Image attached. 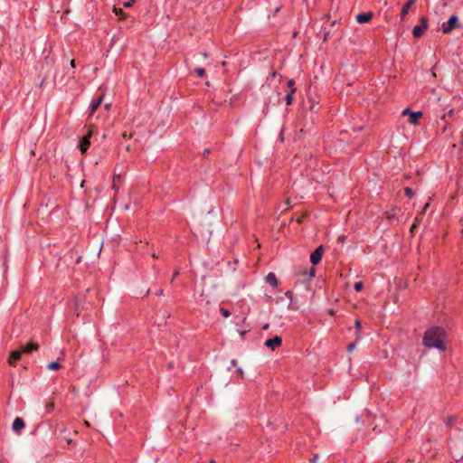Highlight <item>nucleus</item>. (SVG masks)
<instances>
[{
    "label": "nucleus",
    "mask_w": 463,
    "mask_h": 463,
    "mask_svg": "<svg viewBox=\"0 0 463 463\" xmlns=\"http://www.w3.org/2000/svg\"><path fill=\"white\" fill-rule=\"evenodd\" d=\"M446 333L440 327H432L426 331L423 337V344L427 347H436L444 351L446 349L444 345Z\"/></svg>",
    "instance_id": "nucleus-1"
},
{
    "label": "nucleus",
    "mask_w": 463,
    "mask_h": 463,
    "mask_svg": "<svg viewBox=\"0 0 463 463\" xmlns=\"http://www.w3.org/2000/svg\"><path fill=\"white\" fill-rule=\"evenodd\" d=\"M458 28H461L458 17L457 15H452L449 18L447 23L442 24V33L447 34L449 33L452 30Z\"/></svg>",
    "instance_id": "nucleus-2"
},
{
    "label": "nucleus",
    "mask_w": 463,
    "mask_h": 463,
    "mask_svg": "<svg viewBox=\"0 0 463 463\" xmlns=\"http://www.w3.org/2000/svg\"><path fill=\"white\" fill-rule=\"evenodd\" d=\"M428 28V18L422 16L420 18V25H415L412 29V35L414 38H420L423 35L424 32Z\"/></svg>",
    "instance_id": "nucleus-3"
},
{
    "label": "nucleus",
    "mask_w": 463,
    "mask_h": 463,
    "mask_svg": "<svg viewBox=\"0 0 463 463\" xmlns=\"http://www.w3.org/2000/svg\"><path fill=\"white\" fill-rule=\"evenodd\" d=\"M403 116L408 115L410 117L409 122L412 125H417L419 119L422 117L421 111H411L409 108L402 110Z\"/></svg>",
    "instance_id": "nucleus-4"
},
{
    "label": "nucleus",
    "mask_w": 463,
    "mask_h": 463,
    "mask_svg": "<svg viewBox=\"0 0 463 463\" xmlns=\"http://www.w3.org/2000/svg\"><path fill=\"white\" fill-rule=\"evenodd\" d=\"M90 137H91V133L89 132L87 135L83 136L80 140V143H79V149L80 150L81 153H85L90 146Z\"/></svg>",
    "instance_id": "nucleus-5"
},
{
    "label": "nucleus",
    "mask_w": 463,
    "mask_h": 463,
    "mask_svg": "<svg viewBox=\"0 0 463 463\" xmlns=\"http://www.w3.org/2000/svg\"><path fill=\"white\" fill-rule=\"evenodd\" d=\"M324 252L323 246H319L310 256V261L313 265H317L320 262Z\"/></svg>",
    "instance_id": "nucleus-6"
},
{
    "label": "nucleus",
    "mask_w": 463,
    "mask_h": 463,
    "mask_svg": "<svg viewBox=\"0 0 463 463\" xmlns=\"http://www.w3.org/2000/svg\"><path fill=\"white\" fill-rule=\"evenodd\" d=\"M281 344H282V338L279 336H275L273 338L268 339L264 343L265 346H267L268 348H270L271 350H275Z\"/></svg>",
    "instance_id": "nucleus-7"
},
{
    "label": "nucleus",
    "mask_w": 463,
    "mask_h": 463,
    "mask_svg": "<svg viewBox=\"0 0 463 463\" xmlns=\"http://www.w3.org/2000/svg\"><path fill=\"white\" fill-rule=\"evenodd\" d=\"M372 18H373V13L372 12L360 13V14H358L356 15V21L359 24L368 23L369 21H371Z\"/></svg>",
    "instance_id": "nucleus-8"
},
{
    "label": "nucleus",
    "mask_w": 463,
    "mask_h": 463,
    "mask_svg": "<svg viewBox=\"0 0 463 463\" xmlns=\"http://www.w3.org/2000/svg\"><path fill=\"white\" fill-rule=\"evenodd\" d=\"M23 352L22 351H13L11 352L9 358H8V364L10 365H14L16 361H18L22 356Z\"/></svg>",
    "instance_id": "nucleus-9"
},
{
    "label": "nucleus",
    "mask_w": 463,
    "mask_h": 463,
    "mask_svg": "<svg viewBox=\"0 0 463 463\" xmlns=\"http://www.w3.org/2000/svg\"><path fill=\"white\" fill-rule=\"evenodd\" d=\"M102 99H103V95H101L97 99L92 100V102L90 105V116L93 115L96 112V110L99 109V107L101 104Z\"/></svg>",
    "instance_id": "nucleus-10"
},
{
    "label": "nucleus",
    "mask_w": 463,
    "mask_h": 463,
    "mask_svg": "<svg viewBox=\"0 0 463 463\" xmlns=\"http://www.w3.org/2000/svg\"><path fill=\"white\" fill-rule=\"evenodd\" d=\"M24 428V421L22 418L16 417L13 422L12 429L14 431L18 432Z\"/></svg>",
    "instance_id": "nucleus-11"
},
{
    "label": "nucleus",
    "mask_w": 463,
    "mask_h": 463,
    "mask_svg": "<svg viewBox=\"0 0 463 463\" xmlns=\"http://www.w3.org/2000/svg\"><path fill=\"white\" fill-rule=\"evenodd\" d=\"M39 349V345L37 343H29L27 345L23 346L21 351L25 354H30L33 351H37Z\"/></svg>",
    "instance_id": "nucleus-12"
},
{
    "label": "nucleus",
    "mask_w": 463,
    "mask_h": 463,
    "mask_svg": "<svg viewBox=\"0 0 463 463\" xmlns=\"http://www.w3.org/2000/svg\"><path fill=\"white\" fill-rule=\"evenodd\" d=\"M414 4L411 1V0H408L402 7V12H401V20H404V18L406 17V15L408 14L409 13V10L411 9V7Z\"/></svg>",
    "instance_id": "nucleus-13"
},
{
    "label": "nucleus",
    "mask_w": 463,
    "mask_h": 463,
    "mask_svg": "<svg viewBox=\"0 0 463 463\" xmlns=\"http://www.w3.org/2000/svg\"><path fill=\"white\" fill-rule=\"evenodd\" d=\"M266 281L271 285L276 286L277 285V278L274 273L270 272L266 277Z\"/></svg>",
    "instance_id": "nucleus-14"
},
{
    "label": "nucleus",
    "mask_w": 463,
    "mask_h": 463,
    "mask_svg": "<svg viewBox=\"0 0 463 463\" xmlns=\"http://www.w3.org/2000/svg\"><path fill=\"white\" fill-rule=\"evenodd\" d=\"M458 113V111L455 109H450L448 113H445L441 118L440 119L443 120V121H446V118L447 117H454L456 114ZM447 126V122H445V127Z\"/></svg>",
    "instance_id": "nucleus-15"
},
{
    "label": "nucleus",
    "mask_w": 463,
    "mask_h": 463,
    "mask_svg": "<svg viewBox=\"0 0 463 463\" xmlns=\"http://www.w3.org/2000/svg\"><path fill=\"white\" fill-rule=\"evenodd\" d=\"M47 367L49 370L56 371L61 368V364L58 361H55V362L50 363Z\"/></svg>",
    "instance_id": "nucleus-16"
},
{
    "label": "nucleus",
    "mask_w": 463,
    "mask_h": 463,
    "mask_svg": "<svg viewBox=\"0 0 463 463\" xmlns=\"http://www.w3.org/2000/svg\"><path fill=\"white\" fill-rule=\"evenodd\" d=\"M114 12H115L116 15H118L119 17L120 20L126 19L127 16L121 8L114 7Z\"/></svg>",
    "instance_id": "nucleus-17"
},
{
    "label": "nucleus",
    "mask_w": 463,
    "mask_h": 463,
    "mask_svg": "<svg viewBox=\"0 0 463 463\" xmlns=\"http://www.w3.org/2000/svg\"><path fill=\"white\" fill-rule=\"evenodd\" d=\"M194 72L200 78H203L206 74L205 70L203 68H199V67L194 69Z\"/></svg>",
    "instance_id": "nucleus-18"
},
{
    "label": "nucleus",
    "mask_w": 463,
    "mask_h": 463,
    "mask_svg": "<svg viewBox=\"0 0 463 463\" xmlns=\"http://www.w3.org/2000/svg\"><path fill=\"white\" fill-rule=\"evenodd\" d=\"M354 325H355V327L357 328V331H356L355 335H356V337L359 338V336H360L359 329L361 327V321L356 319L355 322H354Z\"/></svg>",
    "instance_id": "nucleus-19"
},
{
    "label": "nucleus",
    "mask_w": 463,
    "mask_h": 463,
    "mask_svg": "<svg viewBox=\"0 0 463 463\" xmlns=\"http://www.w3.org/2000/svg\"><path fill=\"white\" fill-rule=\"evenodd\" d=\"M54 408V403L52 402H50L46 404V411L49 413L51 412Z\"/></svg>",
    "instance_id": "nucleus-20"
},
{
    "label": "nucleus",
    "mask_w": 463,
    "mask_h": 463,
    "mask_svg": "<svg viewBox=\"0 0 463 463\" xmlns=\"http://www.w3.org/2000/svg\"><path fill=\"white\" fill-rule=\"evenodd\" d=\"M135 2H136L135 0H128L123 4V6L126 8H129V7L133 6Z\"/></svg>",
    "instance_id": "nucleus-21"
},
{
    "label": "nucleus",
    "mask_w": 463,
    "mask_h": 463,
    "mask_svg": "<svg viewBox=\"0 0 463 463\" xmlns=\"http://www.w3.org/2000/svg\"><path fill=\"white\" fill-rule=\"evenodd\" d=\"M404 192H405V194H406L407 196H409V197H412V196H413V191H412V189H411V188H410V187H406V188L404 189Z\"/></svg>",
    "instance_id": "nucleus-22"
},
{
    "label": "nucleus",
    "mask_w": 463,
    "mask_h": 463,
    "mask_svg": "<svg viewBox=\"0 0 463 463\" xmlns=\"http://www.w3.org/2000/svg\"><path fill=\"white\" fill-rule=\"evenodd\" d=\"M284 134H285V128H283L280 132H279V141L281 143H283L285 141V137H284Z\"/></svg>",
    "instance_id": "nucleus-23"
},
{
    "label": "nucleus",
    "mask_w": 463,
    "mask_h": 463,
    "mask_svg": "<svg viewBox=\"0 0 463 463\" xmlns=\"http://www.w3.org/2000/svg\"><path fill=\"white\" fill-rule=\"evenodd\" d=\"M362 288H363V283L362 282H356L354 284V289L356 291H360V290H362Z\"/></svg>",
    "instance_id": "nucleus-24"
},
{
    "label": "nucleus",
    "mask_w": 463,
    "mask_h": 463,
    "mask_svg": "<svg viewBox=\"0 0 463 463\" xmlns=\"http://www.w3.org/2000/svg\"><path fill=\"white\" fill-rule=\"evenodd\" d=\"M315 272H316V269H315L314 268H311V269H310V271H309V273H308V275H307V278H308V279L313 278V277L315 276ZM304 275H305V276H307V274H306V273H304Z\"/></svg>",
    "instance_id": "nucleus-25"
},
{
    "label": "nucleus",
    "mask_w": 463,
    "mask_h": 463,
    "mask_svg": "<svg viewBox=\"0 0 463 463\" xmlns=\"http://www.w3.org/2000/svg\"><path fill=\"white\" fill-rule=\"evenodd\" d=\"M221 312H222V316L224 317H230V312L228 310H226L224 308H221Z\"/></svg>",
    "instance_id": "nucleus-26"
},
{
    "label": "nucleus",
    "mask_w": 463,
    "mask_h": 463,
    "mask_svg": "<svg viewBox=\"0 0 463 463\" xmlns=\"http://www.w3.org/2000/svg\"><path fill=\"white\" fill-rule=\"evenodd\" d=\"M284 99L286 101V104L287 105H289V100H290V98H289V90L287 91L285 97H284Z\"/></svg>",
    "instance_id": "nucleus-27"
},
{
    "label": "nucleus",
    "mask_w": 463,
    "mask_h": 463,
    "mask_svg": "<svg viewBox=\"0 0 463 463\" xmlns=\"http://www.w3.org/2000/svg\"><path fill=\"white\" fill-rule=\"evenodd\" d=\"M355 348V343H351L348 346H347V351L348 352H353Z\"/></svg>",
    "instance_id": "nucleus-28"
},
{
    "label": "nucleus",
    "mask_w": 463,
    "mask_h": 463,
    "mask_svg": "<svg viewBox=\"0 0 463 463\" xmlns=\"http://www.w3.org/2000/svg\"><path fill=\"white\" fill-rule=\"evenodd\" d=\"M430 207V203H426L425 205L423 206L421 212H420V214H424L425 212L427 211V209Z\"/></svg>",
    "instance_id": "nucleus-29"
},
{
    "label": "nucleus",
    "mask_w": 463,
    "mask_h": 463,
    "mask_svg": "<svg viewBox=\"0 0 463 463\" xmlns=\"http://www.w3.org/2000/svg\"><path fill=\"white\" fill-rule=\"evenodd\" d=\"M122 137H123L124 139L131 138V137H132V134H129V135H128L127 132H123V133H122Z\"/></svg>",
    "instance_id": "nucleus-30"
},
{
    "label": "nucleus",
    "mask_w": 463,
    "mask_h": 463,
    "mask_svg": "<svg viewBox=\"0 0 463 463\" xmlns=\"http://www.w3.org/2000/svg\"><path fill=\"white\" fill-rule=\"evenodd\" d=\"M211 153V150L209 148H205L203 153V156L206 157Z\"/></svg>",
    "instance_id": "nucleus-31"
},
{
    "label": "nucleus",
    "mask_w": 463,
    "mask_h": 463,
    "mask_svg": "<svg viewBox=\"0 0 463 463\" xmlns=\"http://www.w3.org/2000/svg\"><path fill=\"white\" fill-rule=\"evenodd\" d=\"M119 177H120V175H114V178H113V186H115V185H116V182H117V180H118V179H119Z\"/></svg>",
    "instance_id": "nucleus-32"
},
{
    "label": "nucleus",
    "mask_w": 463,
    "mask_h": 463,
    "mask_svg": "<svg viewBox=\"0 0 463 463\" xmlns=\"http://www.w3.org/2000/svg\"><path fill=\"white\" fill-rule=\"evenodd\" d=\"M179 275V270L176 269L174 274H173V278H172V281L175 279V277H177Z\"/></svg>",
    "instance_id": "nucleus-33"
},
{
    "label": "nucleus",
    "mask_w": 463,
    "mask_h": 463,
    "mask_svg": "<svg viewBox=\"0 0 463 463\" xmlns=\"http://www.w3.org/2000/svg\"><path fill=\"white\" fill-rule=\"evenodd\" d=\"M70 64H71V68H75L76 67L75 60H73V59L71 60Z\"/></svg>",
    "instance_id": "nucleus-34"
},
{
    "label": "nucleus",
    "mask_w": 463,
    "mask_h": 463,
    "mask_svg": "<svg viewBox=\"0 0 463 463\" xmlns=\"http://www.w3.org/2000/svg\"><path fill=\"white\" fill-rule=\"evenodd\" d=\"M453 420H454V419H453V418L449 419V420L446 421L447 425H451V424H452V422H453Z\"/></svg>",
    "instance_id": "nucleus-35"
},
{
    "label": "nucleus",
    "mask_w": 463,
    "mask_h": 463,
    "mask_svg": "<svg viewBox=\"0 0 463 463\" xmlns=\"http://www.w3.org/2000/svg\"><path fill=\"white\" fill-rule=\"evenodd\" d=\"M417 227V224L416 223H413L411 227V232H413L414 229H416Z\"/></svg>",
    "instance_id": "nucleus-36"
},
{
    "label": "nucleus",
    "mask_w": 463,
    "mask_h": 463,
    "mask_svg": "<svg viewBox=\"0 0 463 463\" xmlns=\"http://www.w3.org/2000/svg\"><path fill=\"white\" fill-rule=\"evenodd\" d=\"M124 148L126 151L129 152L130 151V146L129 145H126L124 146Z\"/></svg>",
    "instance_id": "nucleus-37"
},
{
    "label": "nucleus",
    "mask_w": 463,
    "mask_h": 463,
    "mask_svg": "<svg viewBox=\"0 0 463 463\" xmlns=\"http://www.w3.org/2000/svg\"><path fill=\"white\" fill-rule=\"evenodd\" d=\"M291 95L295 92V89L293 88V80H291V90H290Z\"/></svg>",
    "instance_id": "nucleus-38"
},
{
    "label": "nucleus",
    "mask_w": 463,
    "mask_h": 463,
    "mask_svg": "<svg viewBox=\"0 0 463 463\" xmlns=\"http://www.w3.org/2000/svg\"><path fill=\"white\" fill-rule=\"evenodd\" d=\"M156 294L157 296H162L163 295V289H159Z\"/></svg>",
    "instance_id": "nucleus-39"
},
{
    "label": "nucleus",
    "mask_w": 463,
    "mask_h": 463,
    "mask_svg": "<svg viewBox=\"0 0 463 463\" xmlns=\"http://www.w3.org/2000/svg\"><path fill=\"white\" fill-rule=\"evenodd\" d=\"M317 459V456H315L312 459H311V463H316Z\"/></svg>",
    "instance_id": "nucleus-40"
},
{
    "label": "nucleus",
    "mask_w": 463,
    "mask_h": 463,
    "mask_svg": "<svg viewBox=\"0 0 463 463\" xmlns=\"http://www.w3.org/2000/svg\"><path fill=\"white\" fill-rule=\"evenodd\" d=\"M290 303H291V308H293V304H294V301H293V298L291 297V300H290Z\"/></svg>",
    "instance_id": "nucleus-41"
},
{
    "label": "nucleus",
    "mask_w": 463,
    "mask_h": 463,
    "mask_svg": "<svg viewBox=\"0 0 463 463\" xmlns=\"http://www.w3.org/2000/svg\"><path fill=\"white\" fill-rule=\"evenodd\" d=\"M84 183H85L84 181H81V182H80V188H82V187L84 186Z\"/></svg>",
    "instance_id": "nucleus-42"
},
{
    "label": "nucleus",
    "mask_w": 463,
    "mask_h": 463,
    "mask_svg": "<svg viewBox=\"0 0 463 463\" xmlns=\"http://www.w3.org/2000/svg\"><path fill=\"white\" fill-rule=\"evenodd\" d=\"M297 222L300 223V222H302L301 217H298V218L297 219Z\"/></svg>",
    "instance_id": "nucleus-43"
},
{
    "label": "nucleus",
    "mask_w": 463,
    "mask_h": 463,
    "mask_svg": "<svg viewBox=\"0 0 463 463\" xmlns=\"http://www.w3.org/2000/svg\"><path fill=\"white\" fill-rule=\"evenodd\" d=\"M109 107H110V104H106V105H105V108H106L107 109H109Z\"/></svg>",
    "instance_id": "nucleus-44"
},
{
    "label": "nucleus",
    "mask_w": 463,
    "mask_h": 463,
    "mask_svg": "<svg viewBox=\"0 0 463 463\" xmlns=\"http://www.w3.org/2000/svg\"><path fill=\"white\" fill-rule=\"evenodd\" d=\"M152 257H153V258H158V256H157L156 253H153V254H152Z\"/></svg>",
    "instance_id": "nucleus-45"
},
{
    "label": "nucleus",
    "mask_w": 463,
    "mask_h": 463,
    "mask_svg": "<svg viewBox=\"0 0 463 463\" xmlns=\"http://www.w3.org/2000/svg\"><path fill=\"white\" fill-rule=\"evenodd\" d=\"M286 87H287V88H289V80H288V81H287V83H286Z\"/></svg>",
    "instance_id": "nucleus-46"
},
{
    "label": "nucleus",
    "mask_w": 463,
    "mask_h": 463,
    "mask_svg": "<svg viewBox=\"0 0 463 463\" xmlns=\"http://www.w3.org/2000/svg\"><path fill=\"white\" fill-rule=\"evenodd\" d=\"M232 365H235V364H236V361H235V360H232Z\"/></svg>",
    "instance_id": "nucleus-47"
},
{
    "label": "nucleus",
    "mask_w": 463,
    "mask_h": 463,
    "mask_svg": "<svg viewBox=\"0 0 463 463\" xmlns=\"http://www.w3.org/2000/svg\"><path fill=\"white\" fill-rule=\"evenodd\" d=\"M297 35H298V32H294V33H293V35H292V36H293V37H296Z\"/></svg>",
    "instance_id": "nucleus-48"
},
{
    "label": "nucleus",
    "mask_w": 463,
    "mask_h": 463,
    "mask_svg": "<svg viewBox=\"0 0 463 463\" xmlns=\"http://www.w3.org/2000/svg\"><path fill=\"white\" fill-rule=\"evenodd\" d=\"M338 240H339V241H343V240H344V236H340V237L338 238Z\"/></svg>",
    "instance_id": "nucleus-49"
},
{
    "label": "nucleus",
    "mask_w": 463,
    "mask_h": 463,
    "mask_svg": "<svg viewBox=\"0 0 463 463\" xmlns=\"http://www.w3.org/2000/svg\"><path fill=\"white\" fill-rule=\"evenodd\" d=\"M203 57L206 58L207 54L205 52L203 53Z\"/></svg>",
    "instance_id": "nucleus-50"
},
{
    "label": "nucleus",
    "mask_w": 463,
    "mask_h": 463,
    "mask_svg": "<svg viewBox=\"0 0 463 463\" xmlns=\"http://www.w3.org/2000/svg\"><path fill=\"white\" fill-rule=\"evenodd\" d=\"M411 1L413 4H415V2H416L417 0H411Z\"/></svg>",
    "instance_id": "nucleus-51"
},
{
    "label": "nucleus",
    "mask_w": 463,
    "mask_h": 463,
    "mask_svg": "<svg viewBox=\"0 0 463 463\" xmlns=\"http://www.w3.org/2000/svg\"><path fill=\"white\" fill-rule=\"evenodd\" d=\"M210 463H215V461L213 459V460H211V462H210Z\"/></svg>",
    "instance_id": "nucleus-52"
}]
</instances>
